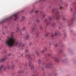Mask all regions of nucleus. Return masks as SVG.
Masks as SVG:
<instances>
[{
  "label": "nucleus",
  "mask_w": 76,
  "mask_h": 76,
  "mask_svg": "<svg viewBox=\"0 0 76 76\" xmlns=\"http://www.w3.org/2000/svg\"><path fill=\"white\" fill-rule=\"evenodd\" d=\"M8 56H10V54L9 53V54H8Z\"/></svg>",
  "instance_id": "obj_42"
},
{
  "label": "nucleus",
  "mask_w": 76,
  "mask_h": 76,
  "mask_svg": "<svg viewBox=\"0 0 76 76\" xmlns=\"http://www.w3.org/2000/svg\"><path fill=\"white\" fill-rule=\"evenodd\" d=\"M60 28H61V26H60L59 27V29H60Z\"/></svg>",
  "instance_id": "obj_44"
},
{
  "label": "nucleus",
  "mask_w": 76,
  "mask_h": 76,
  "mask_svg": "<svg viewBox=\"0 0 76 76\" xmlns=\"http://www.w3.org/2000/svg\"><path fill=\"white\" fill-rule=\"evenodd\" d=\"M56 19L57 20H58V19H59V15H58L56 17Z\"/></svg>",
  "instance_id": "obj_10"
},
{
  "label": "nucleus",
  "mask_w": 76,
  "mask_h": 76,
  "mask_svg": "<svg viewBox=\"0 0 76 76\" xmlns=\"http://www.w3.org/2000/svg\"><path fill=\"white\" fill-rule=\"evenodd\" d=\"M39 64L41 63V60L40 59L39 60Z\"/></svg>",
  "instance_id": "obj_24"
},
{
  "label": "nucleus",
  "mask_w": 76,
  "mask_h": 76,
  "mask_svg": "<svg viewBox=\"0 0 76 76\" xmlns=\"http://www.w3.org/2000/svg\"><path fill=\"white\" fill-rule=\"evenodd\" d=\"M45 22L46 23V22H47V19H45Z\"/></svg>",
  "instance_id": "obj_26"
},
{
  "label": "nucleus",
  "mask_w": 76,
  "mask_h": 76,
  "mask_svg": "<svg viewBox=\"0 0 76 76\" xmlns=\"http://www.w3.org/2000/svg\"><path fill=\"white\" fill-rule=\"evenodd\" d=\"M51 45V43H50V44H49V45Z\"/></svg>",
  "instance_id": "obj_50"
},
{
  "label": "nucleus",
  "mask_w": 76,
  "mask_h": 76,
  "mask_svg": "<svg viewBox=\"0 0 76 76\" xmlns=\"http://www.w3.org/2000/svg\"><path fill=\"white\" fill-rule=\"evenodd\" d=\"M32 76H34V75H32Z\"/></svg>",
  "instance_id": "obj_56"
},
{
  "label": "nucleus",
  "mask_w": 76,
  "mask_h": 76,
  "mask_svg": "<svg viewBox=\"0 0 76 76\" xmlns=\"http://www.w3.org/2000/svg\"><path fill=\"white\" fill-rule=\"evenodd\" d=\"M24 46H25V44H23V45H22V47H24Z\"/></svg>",
  "instance_id": "obj_35"
},
{
  "label": "nucleus",
  "mask_w": 76,
  "mask_h": 76,
  "mask_svg": "<svg viewBox=\"0 0 76 76\" xmlns=\"http://www.w3.org/2000/svg\"><path fill=\"white\" fill-rule=\"evenodd\" d=\"M56 10V9H54L52 10V12H55V11Z\"/></svg>",
  "instance_id": "obj_23"
},
{
  "label": "nucleus",
  "mask_w": 76,
  "mask_h": 76,
  "mask_svg": "<svg viewBox=\"0 0 76 76\" xmlns=\"http://www.w3.org/2000/svg\"><path fill=\"white\" fill-rule=\"evenodd\" d=\"M36 54H37V55L38 56H39V54H38V52H37V53H36Z\"/></svg>",
  "instance_id": "obj_36"
},
{
  "label": "nucleus",
  "mask_w": 76,
  "mask_h": 76,
  "mask_svg": "<svg viewBox=\"0 0 76 76\" xmlns=\"http://www.w3.org/2000/svg\"><path fill=\"white\" fill-rule=\"evenodd\" d=\"M18 72L19 73H21V70H19V71Z\"/></svg>",
  "instance_id": "obj_32"
},
{
  "label": "nucleus",
  "mask_w": 76,
  "mask_h": 76,
  "mask_svg": "<svg viewBox=\"0 0 76 76\" xmlns=\"http://www.w3.org/2000/svg\"><path fill=\"white\" fill-rule=\"evenodd\" d=\"M3 68V65H1L0 66V73H1L2 72V70H1V69Z\"/></svg>",
  "instance_id": "obj_7"
},
{
  "label": "nucleus",
  "mask_w": 76,
  "mask_h": 76,
  "mask_svg": "<svg viewBox=\"0 0 76 76\" xmlns=\"http://www.w3.org/2000/svg\"><path fill=\"white\" fill-rule=\"evenodd\" d=\"M75 20V17H73L72 18L71 20V24H72L73 23V22H72V21H73V20Z\"/></svg>",
  "instance_id": "obj_4"
},
{
  "label": "nucleus",
  "mask_w": 76,
  "mask_h": 76,
  "mask_svg": "<svg viewBox=\"0 0 76 76\" xmlns=\"http://www.w3.org/2000/svg\"><path fill=\"white\" fill-rule=\"evenodd\" d=\"M17 30H16V32H18V29H17Z\"/></svg>",
  "instance_id": "obj_34"
},
{
  "label": "nucleus",
  "mask_w": 76,
  "mask_h": 76,
  "mask_svg": "<svg viewBox=\"0 0 76 76\" xmlns=\"http://www.w3.org/2000/svg\"><path fill=\"white\" fill-rule=\"evenodd\" d=\"M49 33H48V34H45V35L44 36V37H48V36L49 35Z\"/></svg>",
  "instance_id": "obj_8"
},
{
  "label": "nucleus",
  "mask_w": 76,
  "mask_h": 76,
  "mask_svg": "<svg viewBox=\"0 0 76 76\" xmlns=\"http://www.w3.org/2000/svg\"><path fill=\"white\" fill-rule=\"evenodd\" d=\"M23 29H25V27H24V28H23Z\"/></svg>",
  "instance_id": "obj_52"
},
{
  "label": "nucleus",
  "mask_w": 76,
  "mask_h": 76,
  "mask_svg": "<svg viewBox=\"0 0 76 76\" xmlns=\"http://www.w3.org/2000/svg\"><path fill=\"white\" fill-rule=\"evenodd\" d=\"M50 56V54H47L46 55H45V56Z\"/></svg>",
  "instance_id": "obj_17"
},
{
  "label": "nucleus",
  "mask_w": 76,
  "mask_h": 76,
  "mask_svg": "<svg viewBox=\"0 0 76 76\" xmlns=\"http://www.w3.org/2000/svg\"><path fill=\"white\" fill-rule=\"evenodd\" d=\"M55 47H56L57 46V44H56L55 45Z\"/></svg>",
  "instance_id": "obj_38"
},
{
  "label": "nucleus",
  "mask_w": 76,
  "mask_h": 76,
  "mask_svg": "<svg viewBox=\"0 0 76 76\" xmlns=\"http://www.w3.org/2000/svg\"><path fill=\"white\" fill-rule=\"evenodd\" d=\"M10 65H9L7 66V69H10Z\"/></svg>",
  "instance_id": "obj_22"
},
{
  "label": "nucleus",
  "mask_w": 76,
  "mask_h": 76,
  "mask_svg": "<svg viewBox=\"0 0 76 76\" xmlns=\"http://www.w3.org/2000/svg\"><path fill=\"white\" fill-rule=\"evenodd\" d=\"M45 50H46V49H45Z\"/></svg>",
  "instance_id": "obj_63"
},
{
  "label": "nucleus",
  "mask_w": 76,
  "mask_h": 76,
  "mask_svg": "<svg viewBox=\"0 0 76 76\" xmlns=\"http://www.w3.org/2000/svg\"><path fill=\"white\" fill-rule=\"evenodd\" d=\"M35 12L36 13H38V11H35Z\"/></svg>",
  "instance_id": "obj_33"
},
{
  "label": "nucleus",
  "mask_w": 76,
  "mask_h": 76,
  "mask_svg": "<svg viewBox=\"0 0 76 76\" xmlns=\"http://www.w3.org/2000/svg\"><path fill=\"white\" fill-rule=\"evenodd\" d=\"M69 26H70V25L69 24Z\"/></svg>",
  "instance_id": "obj_60"
},
{
  "label": "nucleus",
  "mask_w": 76,
  "mask_h": 76,
  "mask_svg": "<svg viewBox=\"0 0 76 76\" xmlns=\"http://www.w3.org/2000/svg\"><path fill=\"white\" fill-rule=\"evenodd\" d=\"M34 29H33V30H32V31H34Z\"/></svg>",
  "instance_id": "obj_48"
},
{
  "label": "nucleus",
  "mask_w": 76,
  "mask_h": 76,
  "mask_svg": "<svg viewBox=\"0 0 76 76\" xmlns=\"http://www.w3.org/2000/svg\"><path fill=\"white\" fill-rule=\"evenodd\" d=\"M17 25H18V24H17Z\"/></svg>",
  "instance_id": "obj_58"
},
{
  "label": "nucleus",
  "mask_w": 76,
  "mask_h": 76,
  "mask_svg": "<svg viewBox=\"0 0 76 76\" xmlns=\"http://www.w3.org/2000/svg\"><path fill=\"white\" fill-rule=\"evenodd\" d=\"M22 18V20H23V19H25V17L23 16Z\"/></svg>",
  "instance_id": "obj_28"
},
{
  "label": "nucleus",
  "mask_w": 76,
  "mask_h": 76,
  "mask_svg": "<svg viewBox=\"0 0 76 76\" xmlns=\"http://www.w3.org/2000/svg\"><path fill=\"white\" fill-rule=\"evenodd\" d=\"M6 59V58H4L0 60V62H3L5 61V60Z\"/></svg>",
  "instance_id": "obj_5"
},
{
  "label": "nucleus",
  "mask_w": 76,
  "mask_h": 76,
  "mask_svg": "<svg viewBox=\"0 0 76 76\" xmlns=\"http://www.w3.org/2000/svg\"><path fill=\"white\" fill-rule=\"evenodd\" d=\"M2 34H3V35H4V34H5V33H4V32H3V33H2Z\"/></svg>",
  "instance_id": "obj_45"
},
{
  "label": "nucleus",
  "mask_w": 76,
  "mask_h": 76,
  "mask_svg": "<svg viewBox=\"0 0 76 76\" xmlns=\"http://www.w3.org/2000/svg\"><path fill=\"white\" fill-rule=\"evenodd\" d=\"M70 10L71 11H72V8H71Z\"/></svg>",
  "instance_id": "obj_46"
},
{
  "label": "nucleus",
  "mask_w": 76,
  "mask_h": 76,
  "mask_svg": "<svg viewBox=\"0 0 76 76\" xmlns=\"http://www.w3.org/2000/svg\"><path fill=\"white\" fill-rule=\"evenodd\" d=\"M34 26H33V29H35V27H36V24H34Z\"/></svg>",
  "instance_id": "obj_13"
},
{
  "label": "nucleus",
  "mask_w": 76,
  "mask_h": 76,
  "mask_svg": "<svg viewBox=\"0 0 76 76\" xmlns=\"http://www.w3.org/2000/svg\"><path fill=\"white\" fill-rule=\"evenodd\" d=\"M29 51V50H25V53H27Z\"/></svg>",
  "instance_id": "obj_15"
},
{
  "label": "nucleus",
  "mask_w": 76,
  "mask_h": 76,
  "mask_svg": "<svg viewBox=\"0 0 76 76\" xmlns=\"http://www.w3.org/2000/svg\"><path fill=\"white\" fill-rule=\"evenodd\" d=\"M20 35H22V34L21 33H20Z\"/></svg>",
  "instance_id": "obj_51"
},
{
  "label": "nucleus",
  "mask_w": 76,
  "mask_h": 76,
  "mask_svg": "<svg viewBox=\"0 0 76 76\" xmlns=\"http://www.w3.org/2000/svg\"><path fill=\"white\" fill-rule=\"evenodd\" d=\"M56 25V23H53V26H54V25Z\"/></svg>",
  "instance_id": "obj_27"
},
{
  "label": "nucleus",
  "mask_w": 76,
  "mask_h": 76,
  "mask_svg": "<svg viewBox=\"0 0 76 76\" xmlns=\"http://www.w3.org/2000/svg\"><path fill=\"white\" fill-rule=\"evenodd\" d=\"M31 45V43H30V44H29V45Z\"/></svg>",
  "instance_id": "obj_57"
},
{
  "label": "nucleus",
  "mask_w": 76,
  "mask_h": 76,
  "mask_svg": "<svg viewBox=\"0 0 76 76\" xmlns=\"http://www.w3.org/2000/svg\"><path fill=\"white\" fill-rule=\"evenodd\" d=\"M14 34V32L11 33V36L9 39L5 41V44L7 46L12 47L14 46H17L19 44V47H20L21 45V43H19L16 42V40L12 36Z\"/></svg>",
  "instance_id": "obj_1"
},
{
  "label": "nucleus",
  "mask_w": 76,
  "mask_h": 76,
  "mask_svg": "<svg viewBox=\"0 0 76 76\" xmlns=\"http://www.w3.org/2000/svg\"><path fill=\"white\" fill-rule=\"evenodd\" d=\"M59 8L61 10H62V9H64V7L63 6H60Z\"/></svg>",
  "instance_id": "obj_9"
},
{
  "label": "nucleus",
  "mask_w": 76,
  "mask_h": 76,
  "mask_svg": "<svg viewBox=\"0 0 76 76\" xmlns=\"http://www.w3.org/2000/svg\"><path fill=\"white\" fill-rule=\"evenodd\" d=\"M40 20H36L37 22H40Z\"/></svg>",
  "instance_id": "obj_18"
},
{
  "label": "nucleus",
  "mask_w": 76,
  "mask_h": 76,
  "mask_svg": "<svg viewBox=\"0 0 76 76\" xmlns=\"http://www.w3.org/2000/svg\"><path fill=\"white\" fill-rule=\"evenodd\" d=\"M52 63H49L48 65H46V68H49L50 67V66H52Z\"/></svg>",
  "instance_id": "obj_3"
},
{
  "label": "nucleus",
  "mask_w": 76,
  "mask_h": 76,
  "mask_svg": "<svg viewBox=\"0 0 76 76\" xmlns=\"http://www.w3.org/2000/svg\"><path fill=\"white\" fill-rule=\"evenodd\" d=\"M48 25H49V24H48V23H47V26H48Z\"/></svg>",
  "instance_id": "obj_43"
},
{
  "label": "nucleus",
  "mask_w": 76,
  "mask_h": 76,
  "mask_svg": "<svg viewBox=\"0 0 76 76\" xmlns=\"http://www.w3.org/2000/svg\"><path fill=\"white\" fill-rule=\"evenodd\" d=\"M18 13H16L14 15H13L12 16H10L9 18H7L5 19L4 20H3L2 21V22H4V21H7V20H8L9 19H12L13 16H14V17H15V18L14 19V20L15 21L17 19H18Z\"/></svg>",
  "instance_id": "obj_2"
},
{
  "label": "nucleus",
  "mask_w": 76,
  "mask_h": 76,
  "mask_svg": "<svg viewBox=\"0 0 76 76\" xmlns=\"http://www.w3.org/2000/svg\"><path fill=\"white\" fill-rule=\"evenodd\" d=\"M34 66L33 65H32L31 66V69L33 70L34 69Z\"/></svg>",
  "instance_id": "obj_12"
},
{
  "label": "nucleus",
  "mask_w": 76,
  "mask_h": 76,
  "mask_svg": "<svg viewBox=\"0 0 76 76\" xmlns=\"http://www.w3.org/2000/svg\"><path fill=\"white\" fill-rule=\"evenodd\" d=\"M31 60H29V66H30L31 64Z\"/></svg>",
  "instance_id": "obj_19"
},
{
  "label": "nucleus",
  "mask_w": 76,
  "mask_h": 76,
  "mask_svg": "<svg viewBox=\"0 0 76 76\" xmlns=\"http://www.w3.org/2000/svg\"><path fill=\"white\" fill-rule=\"evenodd\" d=\"M45 14H44L43 15V16H42V18H45Z\"/></svg>",
  "instance_id": "obj_14"
},
{
  "label": "nucleus",
  "mask_w": 76,
  "mask_h": 76,
  "mask_svg": "<svg viewBox=\"0 0 76 76\" xmlns=\"http://www.w3.org/2000/svg\"><path fill=\"white\" fill-rule=\"evenodd\" d=\"M63 20H66V19H65V18L64 17L63 18Z\"/></svg>",
  "instance_id": "obj_29"
},
{
  "label": "nucleus",
  "mask_w": 76,
  "mask_h": 76,
  "mask_svg": "<svg viewBox=\"0 0 76 76\" xmlns=\"http://www.w3.org/2000/svg\"><path fill=\"white\" fill-rule=\"evenodd\" d=\"M62 50H60V51H59V52L60 53H61L62 52Z\"/></svg>",
  "instance_id": "obj_31"
},
{
  "label": "nucleus",
  "mask_w": 76,
  "mask_h": 76,
  "mask_svg": "<svg viewBox=\"0 0 76 76\" xmlns=\"http://www.w3.org/2000/svg\"><path fill=\"white\" fill-rule=\"evenodd\" d=\"M39 34V33H36V35H37V36H38Z\"/></svg>",
  "instance_id": "obj_30"
},
{
  "label": "nucleus",
  "mask_w": 76,
  "mask_h": 76,
  "mask_svg": "<svg viewBox=\"0 0 76 76\" xmlns=\"http://www.w3.org/2000/svg\"><path fill=\"white\" fill-rule=\"evenodd\" d=\"M21 57H23V55H21Z\"/></svg>",
  "instance_id": "obj_59"
},
{
  "label": "nucleus",
  "mask_w": 76,
  "mask_h": 76,
  "mask_svg": "<svg viewBox=\"0 0 76 76\" xmlns=\"http://www.w3.org/2000/svg\"><path fill=\"white\" fill-rule=\"evenodd\" d=\"M74 15H75V14H74V15H73L74 16Z\"/></svg>",
  "instance_id": "obj_62"
},
{
  "label": "nucleus",
  "mask_w": 76,
  "mask_h": 76,
  "mask_svg": "<svg viewBox=\"0 0 76 76\" xmlns=\"http://www.w3.org/2000/svg\"><path fill=\"white\" fill-rule=\"evenodd\" d=\"M52 19V18L50 17V18H49V20H51Z\"/></svg>",
  "instance_id": "obj_25"
},
{
  "label": "nucleus",
  "mask_w": 76,
  "mask_h": 76,
  "mask_svg": "<svg viewBox=\"0 0 76 76\" xmlns=\"http://www.w3.org/2000/svg\"><path fill=\"white\" fill-rule=\"evenodd\" d=\"M54 37V35H53V34H52V35H51V37Z\"/></svg>",
  "instance_id": "obj_39"
},
{
  "label": "nucleus",
  "mask_w": 76,
  "mask_h": 76,
  "mask_svg": "<svg viewBox=\"0 0 76 76\" xmlns=\"http://www.w3.org/2000/svg\"><path fill=\"white\" fill-rule=\"evenodd\" d=\"M40 29H42V26H41Z\"/></svg>",
  "instance_id": "obj_47"
},
{
  "label": "nucleus",
  "mask_w": 76,
  "mask_h": 76,
  "mask_svg": "<svg viewBox=\"0 0 76 76\" xmlns=\"http://www.w3.org/2000/svg\"><path fill=\"white\" fill-rule=\"evenodd\" d=\"M56 13L57 14H59V11H58L57 10L56 12Z\"/></svg>",
  "instance_id": "obj_21"
},
{
  "label": "nucleus",
  "mask_w": 76,
  "mask_h": 76,
  "mask_svg": "<svg viewBox=\"0 0 76 76\" xmlns=\"http://www.w3.org/2000/svg\"><path fill=\"white\" fill-rule=\"evenodd\" d=\"M6 69V67H4V70H5Z\"/></svg>",
  "instance_id": "obj_41"
},
{
  "label": "nucleus",
  "mask_w": 76,
  "mask_h": 76,
  "mask_svg": "<svg viewBox=\"0 0 76 76\" xmlns=\"http://www.w3.org/2000/svg\"><path fill=\"white\" fill-rule=\"evenodd\" d=\"M34 10H33L31 11V12H32L34 11Z\"/></svg>",
  "instance_id": "obj_49"
},
{
  "label": "nucleus",
  "mask_w": 76,
  "mask_h": 76,
  "mask_svg": "<svg viewBox=\"0 0 76 76\" xmlns=\"http://www.w3.org/2000/svg\"><path fill=\"white\" fill-rule=\"evenodd\" d=\"M61 2L62 1V0H61Z\"/></svg>",
  "instance_id": "obj_53"
},
{
  "label": "nucleus",
  "mask_w": 76,
  "mask_h": 76,
  "mask_svg": "<svg viewBox=\"0 0 76 76\" xmlns=\"http://www.w3.org/2000/svg\"><path fill=\"white\" fill-rule=\"evenodd\" d=\"M53 59H54V60H55L56 61V62H58L59 61L58 58H57L55 57Z\"/></svg>",
  "instance_id": "obj_6"
},
{
  "label": "nucleus",
  "mask_w": 76,
  "mask_h": 76,
  "mask_svg": "<svg viewBox=\"0 0 76 76\" xmlns=\"http://www.w3.org/2000/svg\"><path fill=\"white\" fill-rule=\"evenodd\" d=\"M31 55H28V59H29L31 58Z\"/></svg>",
  "instance_id": "obj_20"
},
{
  "label": "nucleus",
  "mask_w": 76,
  "mask_h": 76,
  "mask_svg": "<svg viewBox=\"0 0 76 76\" xmlns=\"http://www.w3.org/2000/svg\"><path fill=\"white\" fill-rule=\"evenodd\" d=\"M25 56H26V57L27 56V55H25Z\"/></svg>",
  "instance_id": "obj_54"
},
{
  "label": "nucleus",
  "mask_w": 76,
  "mask_h": 76,
  "mask_svg": "<svg viewBox=\"0 0 76 76\" xmlns=\"http://www.w3.org/2000/svg\"><path fill=\"white\" fill-rule=\"evenodd\" d=\"M23 30H24L25 29H23Z\"/></svg>",
  "instance_id": "obj_61"
},
{
  "label": "nucleus",
  "mask_w": 76,
  "mask_h": 76,
  "mask_svg": "<svg viewBox=\"0 0 76 76\" xmlns=\"http://www.w3.org/2000/svg\"><path fill=\"white\" fill-rule=\"evenodd\" d=\"M45 50H42V51H41V53H45Z\"/></svg>",
  "instance_id": "obj_16"
},
{
  "label": "nucleus",
  "mask_w": 76,
  "mask_h": 76,
  "mask_svg": "<svg viewBox=\"0 0 76 76\" xmlns=\"http://www.w3.org/2000/svg\"><path fill=\"white\" fill-rule=\"evenodd\" d=\"M14 66V64H13V65H12V67H13Z\"/></svg>",
  "instance_id": "obj_40"
},
{
  "label": "nucleus",
  "mask_w": 76,
  "mask_h": 76,
  "mask_svg": "<svg viewBox=\"0 0 76 76\" xmlns=\"http://www.w3.org/2000/svg\"><path fill=\"white\" fill-rule=\"evenodd\" d=\"M57 33H55V36H57Z\"/></svg>",
  "instance_id": "obj_37"
},
{
  "label": "nucleus",
  "mask_w": 76,
  "mask_h": 76,
  "mask_svg": "<svg viewBox=\"0 0 76 76\" xmlns=\"http://www.w3.org/2000/svg\"><path fill=\"white\" fill-rule=\"evenodd\" d=\"M43 0V1H45V0Z\"/></svg>",
  "instance_id": "obj_55"
},
{
  "label": "nucleus",
  "mask_w": 76,
  "mask_h": 76,
  "mask_svg": "<svg viewBox=\"0 0 76 76\" xmlns=\"http://www.w3.org/2000/svg\"><path fill=\"white\" fill-rule=\"evenodd\" d=\"M26 37V38L27 39H29V35L28 34H27Z\"/></svg>",
  "instance_id": "obj_11"
}]
</instances>
